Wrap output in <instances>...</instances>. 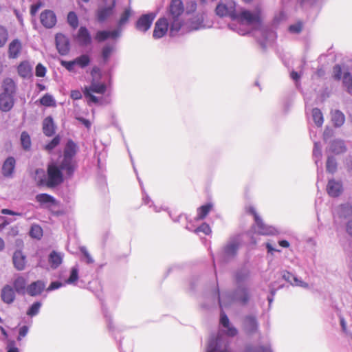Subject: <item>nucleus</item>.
Returning <instances> with one entry per match:
<instances>
[{"mask_svg":"<svg viewBox=\"0 0 352 352\" xmlns=\"http://www.w3.org/2000/svg\"><path fill=\"white\" fill-rule=\"evenodd\" d=\"M8 39V30L3 25H0V47H3Z\"/></svg>","mask_w":352,"mask_h":352,"instance_id":"79ce46f5","label":"nucleus"},{"mask_svg":"<svg viewBox=\"0 0 352 352\" xmlns=\"http://www.w3.org/2000/svg\"><path fill=\"white\" fill-rule=\"evenodd\" d=\"M184 12V6L182 0H171L167 8L170 20V35L175 36L184 25L181 16Z\"/></svg>","mask_w":352,"mask_h":352,"instance_id":"f03ea898","label":"nucleus"},{"mask_svg":"<svg viewBox=\"0 0 352 352\" xmlns=\"http://www.w3.org/2000/svg\"><path fill=\"white\" fill-rule=\"evenodd\" d=\"M7 352H19L18 348L14 346V342H10L8 345V349Z\"/></svg>","mask_w":352,"mask_h":352,"instance_id":"774afa93","label":"nucleus"},{"mask_svg":"<svg viewBox=\"0 0 352 352\" xmlns=\"http://www.w3.org/2000/svg\"><path fill=\"white\" fill-rule=\"evenodd\" d=\"M56 126L52 116L46 117L42 123V129L47 137H52L56 133Z\"/></svg>","mask_w":352,"mask_h":352,"instance_id":"4468645a","label":"nucleus"},{"mask_svg":"<svg viewBox=\"0 0 352 352\" xmlns=\"http://www.w3.org/2000/svg\"><path fill=\"white\" fill-rule=\"evenodd\" d=\"M40 103L45 107H55L56 101L49 94H45L40 98Z\"/></svg>","mask_w":352,"mask_h":352,"instance_id":"c9c22d12","label":"nucleus"},{"mask_svg":"<svg viewBox=\"0 0 352 352\" xmlns=\"http://www.w3.org/2000/svg\"><path fill=\"white\" fill-rule=\"evenodd\" d=\"M215 14L219 17L228 16L232 20H234L236 14L235 2L230 1L228 4L219 3L215 8Z\"/></svg>","mask_w":352,"mask_h":352,"instance_id":"423d86ee","label":"nucleus"},{"mask_svg":"<svg viewBox=\"0 0 352 352\" xmlns=\"http://www.w3.org/2000/svg\"><path fill=\"white\" fill-rule=\"evenodd\" d=\"M45 288V283L43 280H36L32 282L27 287V293L30 296L40 295Z\"/></svg>","mask_w":352,"mask_h":352,"instance_id":"dca6fc26","label":"nucleus"},{"mask_svg":"<svg viewBox=\"0 0 352 352\" xmlns=\"http://www.w3.org/2000/svg\"><path fill=\"white\" fill-rule=\"evenodd\" d=\"M247 212H249L250 214H251L252 215H253L254 221H256L260 218V217L257 214L255 208L252 206H249L247 208Z\"/></svg>","mask_w":352,"mask_h":352,"instance_id":"0e129e2a","label":"nucleus"},{"mask_svg":"<svg viewBox=\"0 0 352 352\" xmlns=\"http://www.w3.org/2000/svg\"><path fill=\"white\" fill-rule=\"evenodd\" d=\"M169 26L170 25L166 18H160L155 24L153 36L155 38L163 37L167 33Z\"/></svg>","mask_w":352,"mask_h":352,"instance_id":"0eeeda50","label":"nucleus"},{"mask_svg":"<svg viewBox=\"0 0 352 352\" xmlns=\"http://www.w3.org/2000/svg\"><path fill=\"white\" fill-rule=\"evenodd\" d=\"M112 14V9L111 8H104L98 12V20L100 22L105 21Z\"/></svg>","mask_w":352,"mask_h":352,"instance_id":"e433bc0d","label":"nucleus"},{"mask_svg":"<svg viewBox=\"0 0 352 352\" xmlns=\"http://www.w3.org/2000/svg\"><path fill=\"white\" fill-rule=\"evenodd\" d=\"M22 50V43L18 38L12 40L8 45V57L10 58H16L19 56Z\"/></svg>","mask_w":352,"mask_h":352,"instance_id":"2eb2a0df","label":"nucleus"},{"mask_svg":"<svg viewBox=\"0 0 352 352\" xmlns=\"http://www.w3.org/2000/svg\"><path fill=\"white\" fill-rule=\"evenodd\" d=\"M16 92V85L11 78H6L3 82V92L1 94L11 95L14 96Z\"/></svg>","mask_w":352,"mask_h":352,"instance_id":"4be33fe9","label":"nucleus"},{"mask_svg":"<svg viewBox=\"0 0 352 352\" xmlns=\"http://www.w3.org/2000/svg\"><path fill=\"white\" fill-rule=\"evenodd\" d=\"M56 48L61 55H66L70 50L69 41L67 36L63 34H57L56 36Z\"/></svg>","mask_w":352,"mask_h":352,"instance_id":"1a4fd4ad","label":"nucleus"},{"mask_svg":"<svg viewBox=\"0 0 352 352\" xmlns=\"http://www.w3.org/2000/svg\"><path fill=\"white\" fill-rule=\"evenodd\" d=\"M234 20L251 25L254 23H261V16L259 12L252 13L249 10H243L240 13L236 12Z\"/></svg>","mask_w":352,"mask_h":352,"instance_id":"39448f33","label":"nucleus"},{"mask_svg":"<svg viewBox=\"0 0 352 352\" xmlns=\"http://www.w3.org/2000/svg\"><path fill=\"white\" fill-rule=\"evenodd\" d=\"M343 83L348 87L352 88V76L350 73H345L343 76Z\"/></svg>","mask_w":352,"mask_h":352,"instance_id":"5fc2aeb1","label":"nucleus"},{"mask_svg":"<svg viewBox=\"0 0 352 352\" xmlns=\"http://www.w3.org/2000/svg\"><path fill=\"white\" fill-rule=\"evenodd\" d=\"M40 20L44 27L52 28L56 25V16L53 11L46 10L41 12Z\"/></svg>","mask_w":352,"mask_h":352,"instance_id":"9d476101","label":"nucleus"},{"mask_svg":"<svg viewBox=\"0 0 352 352\" xmlns=\"http://www.w3.org/2000/svg\"><path fill=\"white\" fill-rule=\"evenodd\" d=\"M46 74V68L41 63L36 66L35 74L37 77H44Z\"/></svg>","mask_w":352,"mask_h":352,"instance_id":"8fccbe9b","label":"nucleus"},{"mask_svg":"<svg viewBox=\"0 0 352 352\" xmlns=\"http://www.w3.org/2000/svg\"><path fill=\"white\" fill-rule=\"evenodd\" d=\"M61 140L60 135H56L47 144L44 146V149L48 153L52 152L56 146H58Z\"/></svg>","mask_w":352,"mask_h":352,"instance_id":"2f4dec72","label":"nucleus"},{"mask_svg":"<svg viewBox=\"0 0 352 352\" xmlns=\"http://www.w3.org/2000/svg\"><path fill=\"white\" fill-rule=\"evenodd\" d=\"M13 263L18 270H23L25 266V258L21 252L17 251L13 255Z\"/></svg>","mask_w":352,"mask_h":352,"instance_id":"393cba45","label":"nucleus"},{"mask_svg":"<svg viewBox=\"0 0 352 352\" xmlns=\"http://www.w3.org/2000/svg\"><path fill=\"white\" fill-rule=\"evenodd\" d=\"M67 22L69 25L76 29L78 26V19L74 12H69L67 14Z\"/></svg>","mask_w":352,"mask_h":352,"instance_id":"a19ab883","label":"nucleus"},{"mask_svg":"<svg viewBox=\"0 0 352 352\" xmlns=\"http://www.w3.org/2000/svg\"><path fill=\"white\" fill-rule=\"evenodd\" d=\"M16 166V160L13 157H8L3 163L1 173L5 177H11L13 175Z\"/></svg>","mask_w":352,"mask_h":352,"instance_id":"ddd939ff","label":"nucleus"},{"mask_svg":"<svg viewBox=\"0 0 352 352\" xmlns=\"http://www.w3.org/2000/svg\"><path fill=\"white\" fill-rule=\"evenodd\" d=\"M30 234L32 238L39 239L43 236V229L38 225H33L31 227Z\"/></svg>","mask_w":352,"mask_h":352,"instance_id":"58836bf2","label":"nucleus"},{"mask_svg":"<svg viewBox=\"0 0 352 352\" xmlns=\"http://www.w3.org/2000/svg\"><path fill=\"white\" fill-rule=\"evenodd\" d=\"M14 104V96L11 95L0 94V109L2 111H10L12 109Z\"/></svg>","mask_w":352,"mask_h":352,"instance_id":"f3484780","label":"nucleus"},{"mask_svg":"<svg viewBox=\"0 0 352 352\" xmlns=\"http://www.w3.org/2000/svg\"><path fill=\"white\" fill-rule=\"evenodd\" d=\"M19 75L22 78H30L32 76V69L28 61H22L17 67Z\"/></svg>","mask_w":352,"mask_h":352,"instance_id":"412c9836","label":"nucleus"},{"mask_svg":"<svg viewBox=\"0 0 352 352\" xmlns=\"http://www.w3.org/2000/svg\"><path fill=\"white\" fill-rule=\"evenodd\" d=\"M302 29V23L298 22L297 23L291 25L289 27V30L292 33H300Z\"/></svg>","mask_w":352,"mask_h":352,"instance_id":"3c124183","label":"nucleus"},{"mask_svg":"<svg viewBox=\"0 0 352 352\" xmlns=\"http://www.w3.org/2000/svg\"><path fill=\"white\" fill-rule=\"evenodd\" d=\"M28 332V327L23 326L19 329L18 340H21L22 338L25 337Z\"/></svg>","mask_w":352,"mask_h":352,"instance_id":"052dcab7","label":"nucleus"},{"mask_svg":"<svg viewBox=\"0 0 352 352\" xmlns=\"http://www.w3.org/2000/svg\"><path fill=\"white\" fill-rule=\"evenodd\" d=\"M155 17V14L148 13L141 16L136 22V28L142 32H146L151 26V24Z\"/></svg>","mask_w":352,"mask_h":352,"instance_id":"6e6552de","label":"nucleus"},{"mask_svg":"<svg viewBox=\"0 0 352 352\" xmlns=\"http://www.w3.org/2000/svg\"><path fill=\"white\" fill-rule=\"evenodd\" d=\"M16 291L10 285H5L1 291V298L2 301L8 305H10L15 300Z\"/></svg>","mask_w":352,"mask_h":352,"instance_id":"9b49d317","label":"nucleus"},{"mask_svg":"<svg viewBox=\"0 0 352 352\" xmlns=\"http://www.w3.org/2000/svg\"><path fill=\"white\" fill-rule=\"evenodd\" d=\"M77 38L79 43L82 46H86L91 43V38L88 30L85 27H80L78 30Z\"/></svg>","mask_w":352,"mask_h":352,"instance_id":"6ab92c4d","label":"nucleus"},{"mask_svg":"<svg viewBox=\"0 0 352 352\" xmlns=\"http://www.w3.org/2000/svg\"><path fill=\"white\" fill-rule=\"evenodd\" d=\"M107 91V86L104 83L96 82L94 80L91 81V85L85 87L82 91L84 96L89 98V101L97 104L99 102L98 98L95 96L93 93L104 94Z\"/></svg>","mask_w":352,"mask_h":352,"instance_id":"7ed1b4c3","label":"nucleus"},{"mask_svg":"<svg viewBox=\"0 0 352 352\" xmlns=\"http://www.w3.org/2000/svg\"><path fill=\"white\" fill-rule=\"evenodd\" d=\"M78 279V270L76 267H73L70 272V275L67 280V283L72 284L77 281Z\"/></svg>","mask_w":352,"mask_h":352,"instance_id":"a18cd8bd","label":"nucleus"},{"mask_svg":"<svg viewBox=\"0 0 352 352\" xmlns=\"http://www.w3.org/2000/svg\"><path fill=\"white\" fill-rule=\"evenodd\" d=\"M61 65L63 66L65 69H67L69 72H72L74 69V66L76 65L75 60L66 61L62 60Z\"/></svg>","mask_w":352,"mask_h":352,"instance_id":"603ef678","label":"nucleus"},{"mask_svg":"<svg viewBox=\"0 0 352 352\" xmlns=\"http://www.w3.org/2000/svg\"><path fill=\"white\" fill-rule=\"evenodd\" d=\"M35 199L41 206L47 204L49 206H57L58 204V202L54 197L47 193L38 194Z\"/></svg>","mask_w":352,"mask_h":352,"instance_id":"a211bd4d","label":"nucleus"},{"mask_svg":"<svg viewBox=\"0 0 352 352\" xmlns=\"http://www.w3.org/2000/svg\"><path fill=\"white\" fill-rule=\"evenodd\" d=\"M283 277L285 280L291 283L292 285H295L297 286H301L303 287H308L307 283H306L303 281L299 280L296 277H295L292 274H291L289 272H285L283 275Z\"/></svg>","mask_w":352,"mask_h":352,"instance_id":"c85d7f7f","label":"nucleus"},{"mask_svg":"<svg viewBox=\"0 0 352 352\" xmlns=\"http://www.w3.org/2000/svg\"><path fill=\"white\" fill-rule=\"evenodd\" d=\"M212 208V204H207L206 205H203L197 208V215L195 218L197 221L204 219L210 210Z\"/></svg>","mask_w":352,"mask_h":352,"instance_id":"bb28decb","label":"nucleus"},{"mask_svg":"<svg viewBox=\"0 0 352 352\" xmlns=\"http://www.w3.org/2000/svg\"><path fill=\"white\" fill-rule=\"evenodd\" d=\"M346 232L352 237V220L349 221L346 226Z\"/></svg>","mask_w":352,"mask_h":352,"instance_id":"338daca9","label":"nucleus"},{"mask_svg":"<svg viewBox=\"0 0 352 352\" xmlns=\"http://www.w3.org/2000/svg\"><path fill=\"white\" fill-rule=\"evenodd\" d=\"M244 327L248 333H253L258 327L257 321L254 316H247L244 320Z\"/></svg>","mask_w":352,"mask_h":352,"instance_id":"5701e85b","label":"nucleus"},{"mask_svg":"<svg viewBox=\"0 0 352 352\" xmlns=\"http://www.w3.org/2000/svg\"><path fill=\"white\" fill-rule=\"evenodd\" d=\"M113 50V47L109 46V45H106L102 48V56L104 61H107L109 59Z\"/></svg>","mask_w":352,"mask_h":352,"instance_id":"09e8293b","label":"nucleus"},{"mask_svg":"<svg viewBox=\"0 0 352 352\" xmlns=\"http://www.w3.org/2000/svg\"><path fill=\"white\" fill-rule=\"evenodd\" d=\"M195 232H203L206 235H209L211 232V228L210 226L206 223H203L195 230Z\"/></svg>","mask_w":352,"mask_h":352,"instance_id":"49530a36","label":"nucleus"},{"mask_svg":"<svg viewBox=\"0 0 352 352\" xmlns=\"http://www.w3.org/2000/svg\"><path fill=\"white\" fill-rule=\"evenodd\" d=\"M226 328L227 329L226 334L228 336H231V337L235 336L238 333L237 329L235 327H234L233 326H231L230 324L228 326V327H226Z\"/></svg>","mask_w":352,"mask_h":352,"instance_id":"bf43d9fd","label":"nucleus"},{"mask_svg":"<svg viewBox=\"0 0 352 352\" xmlns=\"http://www.w3.org/2000/svg\"><path fill=\"white\" fill-rule=\"evenodd\" d=\"M41 306V303L39 302H36L32 305V306L30 307V309L27 311V314L30 316H36L40 309V307Z\"/></svg>","mask_w":352,"mask_h":352,"instance_id":"c03bdc74","label":"nucleus"},{"mask_svg":"<svg viewBox=\"0 0 352 352\" xmlns=\"http://www.w3.org/2000/svg\"><path fill=\"white\" fill-rule=\"evenodd\" d=\"M49 263L52 268H57L62 263L61 255L56 251H52L49 256Z\"/></svg>","mask_w":352,"mask_h":352,"instance_id":"c756f323","label":"nucleus"},{"mask_svg":"<svg viewBox=\"0 0 352 352\" xmlns=\"http://www.w3.org/2000/svg\"><path fill=\"white\" fill-rule=\"evenodd\" d=\"M312 116L315 124L319 127L322 126L324 122V118L321 111L318 108L313 109Z\"/></svg>","mask_w":352,"mask_h":352,"instance_id":"473e14b6","label":"nucleus"},{"mask_svg":"<svg viewBox=\"0 0 352 352\" xmlns=\"http://www.w3.org/2000/svg\"><path fill=\"white\" fill-rule=\"evenodd\" d=\"M62 286V283L58 281H55L51 283V284L49 285V287L47 288V291H52L56 289H58Z\"/></svg>","mask_w":352,"mask_h":352,"instance_id":"e2e57ef3","label":"nucleus"},{"mask_svg":"<svg viewBox=\"0 0 352 352\" xmlns=\"http://www.w3.org/2000/svg\"><path fill=\"white\" fill-rule=\"evenodd\" d=\"M41 7V3H36L31 6L30 8V14L32 16H35L38 9Z\"/></svg>","mask_w":352,"mask_h":352,"instance_id":"69168bd1","label":"nucleus"},{"mask_svg":"<svg viewBox=\"0 0 352 352\" xmlns=\"http://www.w3.org/2000/svg\"><path fill=\"white\" fill-rule=\"evenodd\" d=\"M70 97L73 100H80L82 98V94L79 90H72L70 93Z\"/></svg>","mask_w":352,"mask_h":352,"instance_id":"680f3d73","label":"nucleus"},{"mask_svg":"<svg viewBox=\"0 0 352 352\" xmlns=\"http://www.w3.org/2000/svg\"><path fill=\"white\" fill-rule=\"evenodd\" d=\"M243 352H272L270 347L267 346H259L256 349L251 345L245 346Z\"/></svg>","mask_w":352,"mask_h":352,"instance_id":"ea45409f","label":"nucleus"},{"mask_svg":"<svg viewBox=\"0 0 352 352\" xmlns=\"http://www.w3.org/2000/svg\"><path fill=\"white\" fill-rule=\"evenodd\" d=\"M255 223L258 229V232L260 234L268 235L272 234V228L266 226L261 217L258 219L256 220Z\"/></svg>","mask_w":352,"mask_h":352,"instance_id":"7c9ffc66","label":"nucleus"},{"mask_svg":"<svg viewBox=\"0 0 352 352\" xmlns=\"http://www.w3.org/2000/svg\"><path fill=\"white\" fill-rule=\"evenodd\" d=\"M333 78L336 80H340L342 76V68L340 65H336L333 67Z\"/></svg>","mask_w":352,"mask_h":352,"instance_id":"4d7b16f0","label":"nucleus"},{"mask_svg":"<svg viewBox=\"0 0 352 352\" xmlns=\"http://www.w3.org/2000/svg\"><path fill=\"white\" fill-rule=\"evenodd\" d=\"M80 252L84 255V256L86 259V262L87 263L89 264V263H94V259L92 258L91 256L90 255V254L89 253V252L87 251V250L85 247L80 248Z\"/></svg>","mask_w":352,"mask_h":352,"instance_id":"6e6d98bb","label":"nucleus"},{"mask_svg":"<svg viewBox=\"0 0 352 352\" xmlns=\"http://www.w3.org/2000/svg\"><path fill=\"white\" fill-rule=\"evenodd\" d=\"M331 121L336 127H340L345 122V116L340 110H335L331 112Z\"/></svg>","mask_w":352,"mask_h":352,"instance_id":"a878e982","label":"nucleus"},{"mask_svg":"<svg viewBox=\"0 0 352 352\" xmlns=\"http://www.w3.org/2000/svg\"><path fill=\"white\" fill-rule=\"evenodd\" d=\"M249 276V272H240L236 274V280L237 282H241L246 279Z\"/></svg>","mask_w":352,"mask_h":352,"instance_id":"13d9d810","label":"nucleus"},{"mask_svg":"<svg viewBox=\"0 0 352 352\" xmlns=\"http://www.w3.org/2000/svg\"><path fill=\"white\" fill-rule=\"evenodd\" d=\"M78 145L71 139L68 140L63 152V158L60 163L52 161L47 166L46 186L54 188L64 182V173L66 177H72L78 167L75 157L78 153Z\"/></svg>","mask_w":352,"mask_h":352,"instance_id":"f257e3e1","label":"nucleus"},{"mask_svg":"<svg viewBox=\"0 0 352 352\" xmlns=\"http://www.w3.org/2000/svg\"><path fill=\"white\" fill-rule=\"evenodd\" d=\"M331 151L336 154L344 153L346 150L344 142L342 140H334L331 144Z\"/></svg>","mask_w":352,"mask_h":352,"instance_id":"cd10ccee","label":"nucleus"},{"mask_svg":"<svg viewBox=\"0 0 352 352\" xmlns=\"http://www.w3.org/2000/svg\"><path fill=\"white\" fill-rule=\"evenodd\" d=\"M342 184L334 179H329L327 186V192L331 197H338L342 192Z\"/></svg>","mask_w":352,"mask_h":352,"instance_id":"f8f14e48","label":"nucleus"},{"mask_svg":"<svg viewBox=\"0 0 352 352\" xmlns=\"http://www.w3.org/2000/svg\"><path fill=\"white\" fill-rule=\"evenodd\" d=\"M13 289L19 294H25L27 292V281L26 279L19 276L13 281Z\"/></svg>","mask_w":352,"mask_h":352,"instance_id":"aec40b11","label":"nucleus"},{"mask_svg":"<svg viewBox=\"0 0 352 352\" xmlns=\"http://www.w3.org/2000/svg\"><path fill=\"white\" fill-rule=\"evenodd\" d=\"M109 38V31H98L96 36L95 39L98 42H102Z\"/></svg>","mask_w":352,"mask_h":352,"instance_id":"de8ad7c7","label":"nucleus"},{"mask_svg":"<svg viewBox=\"0 0 352 352\" xmlns=\"http://www.w3.org/2000/svg\"><path fill=\"white\" fill-rule=\"evenodd\" d=\"M131 15V10L129 8L125 9L124 11L123 12V13L121 14L120 18L118 21V25L120 27H121V26L125 25L128 22Z\"/></svg>","mask_w":352,"mask_h":352,"instance_id":"37998d69","label":"nucleus"},{"mask_svg":"<svg viewBox=\"0 0 352 352\" xmlns=\"http://www.w3.org/2000/svg\"><path fill=\"white\" fill-rule=\"evenodd\" d=\"M76 65L81 68L88 66L90 63V58L87 54H82L74 59Z\"/></svg>","mask_w":352,"mask_h":352,"instance_id":"f704fd0d","label":"nucleus"},{"mask_svg":"<svg viewBox=\"0 0 352 352\" xmlns=\"http://www.w3.org/2000/svg\"><path fill=\"white\" fill-rule=\"evenodd\" d=\"M327 171L329 173L333 174L337 170V162L334 157H329L326 163Z\"/></svg>","mask_w":352,"mask_h":352,"instance_id":"4c0bfd02","label":"nucleus"},{"mask_svg":"<svg viewBox=\"0 0 352 352\" xmlns=\"http://www.w3.org/2000/svg\"><path fill=\"white\" fill-rule=\"evenodd\" d=\"M240 243L237 240H233L229 242L224 247V253L228 256H234L236 254Z\"/></svg>","mask_w":352,"mask_h":352,"instance_id":"b1692460","label":"nucleus"},{"mask_svg":"<svg viewBox=\"0 0 352 352\" xmlns=\"http://www.w3.org/2000/svg\"><path fill=\"white\" fill-rule=\"evenodd\" d=\"M21 143L24 150L28 151L31 147L30 136L26 131H23L21 135Z\"/></svg>","mask_w":352,"mask_h":352,"instance_id":"72a5a7b5","label":"nucleus"},{"mask_svg":"<svg viewBox=\"0 0 352 352\" xmlns=\"http://www.w3.org/2000/svg\"><path fill=\"white\" fill-rule=\"evenodd\" d=\"M206 352H232L229 346L228 341L223 340L221 336L210 337Z\"/></svg>","mask_w":352,"mask_h":352,"instance_id":"20e7f679","label":"nucleus"},{"mask_svg":"<svg viewBox=\"0 0 352 352\" xmlns=\"http://www.w3.org/2000/svg\"><path fill=\"white\" fill-rule=\"evenodd\" d=\"M220 323L223 327H228L230 325L229 318L224 311H221V313Z\"/></svg>","mask_w":352,"mask_h":352,"instance_id":"864d4df0","label":"nucleus"}]
</instances>
